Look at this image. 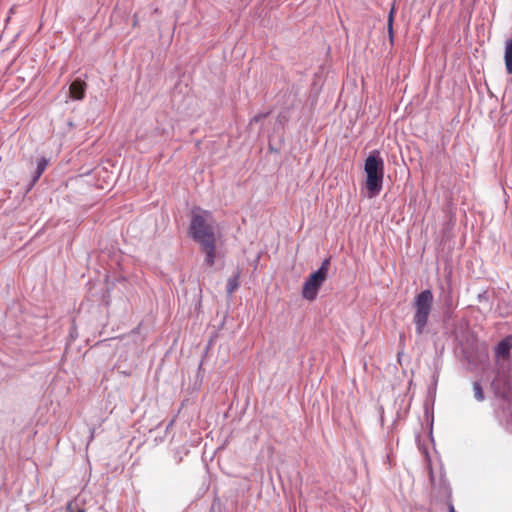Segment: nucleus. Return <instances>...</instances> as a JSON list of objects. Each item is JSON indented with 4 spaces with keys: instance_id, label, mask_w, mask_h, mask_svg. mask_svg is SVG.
Returning <instances> with one entry per match:
<instances>
[{
    "instance_id": "obj_3",
    "label": "nucleus",
    "mask_w": 512,
    "mask_h": 512,
    "mask_svg": "<svg viewBox=\"0 0 512 512\" xmlns=\"http://www.w3.org/2000/svg\"><path fill=\"white\" fill-rule=\"evenodd\" d=\"M434 296L431 290L426 289L417 294L413 300L412 307L414 309L413 323L417 335L424 333L428 324L429 316L432 311Z\"/></svg>"
},
{
    "instance_id": "obj_5",
    "label": "nucleus",
    "mask_w": 512,
    "mask_h": 512,
    "mask_svg": "<svg viewBox=\"0 0 512 512\" xmlns=\"http://www.w3.org/2000/svg\"><path fill=\"white\" fill-rule=\"evenodd\" d=\"M512 349V335L506 336L494 348L495 357L499 359H509Z\"/></svg>"
},
{
    "instance_id": "obj_10",
    "label": "nucleus",
    "mask_w": 512,
    "mask_h": 512,
    "mask_svg": "<svg viewBox=\"0 0 512 512\" xmlns=\"http://www.w3.org/2000/svg\"><path fill=\"white\" fill-rule=\"evenodd\" d=\"M239 286V276L235 275L228 279L227 281V292L228 294H233V292L238 288Z\"/></svg>"
},
{
    "instance_id": "obj_14",
    "label": "nucleus",
    "mask_w": 512,
    "mask_h": 512,
    "mask_svg": "<svg viewBox=\"0 0 512 512\" xmlns=\"http://www.w3.org/2000/svg\"><path fill=\"white\" fill-rule=\"evenodd\" d=\"M268 113H259L257 115H255L251 120H250V124L254 123V122H259L261 121L262 119H264L265 117H267Z\"/></svg>"
},
{
    "instance_id": "obj_11",
    "label": "nucleus",
    "mask_w": 512,
    "mask_h": 512,
    "mask_svg": "<svg viewBox=\"0 0 512 512\" xmlns=\"http://www.w3.org/2000/svg\"><path fill=\"white\" fill-rule=\"evenodd\" d=\"M394 12L395 8L392 7V9L389 12L388 15V34H389V40L392 43L394 39V31H393V21H394Z\"/></svg>"
},
{
    "instance_id": "obj_17",
    "label": "nucleus",
    "mask_w": 512,
    "mask_h": 512,
    "mask_svg": "<svg viewBox=\"0 0 512 512\" xmlns=\"http://www.w3.org/2000/svg\"><path fill=\"white\" fill-rule=\"evenodd\" d=\"M78 512H85L84 510H79Z\"/></svg>"
},
{
    "instance_id": "obj_9",
    "label": "nucleus",
    "mask_w": 512,
    "mask_h": 512,
    "mask_svg": "<svg viewBox=\"0 0 512 512\" xmlns=\"http://www.w3.org/2000/svg\"><path fill=\"white\" fill-rule=\"evenodd\" d=\"M48 165V161L47 159H45L44 157L40 158L37 162V168H36V175L34 177V181H37L39 179V177L43 174V172L45 171L46 167Z\"/></svg>"
},
{
    "instance_id": "obj_7",
    "label": "nucleus",
    "mask_w": 512,
    "mask_h": 512,
    "mask_svg": "<svg viewBox=\"0 0 512 512\" xmlns=\"http://www.w3.org/2000/svg\"><path fill=\"white\" fill-rule=\"evenodd\" d=\"M200 247L206 254L204 263L209 267L213 266L216 258V240L200 244Z\"/></svg>"
},
{
    "instance_id": "obj_13",
    "label": "nucleus",
    "mask_w": 512,
    "mask_h": 512,
    "mask_svg": "<svg viewBox=\"0 0 512 512\" xmlns=\"http://www.w3.org/2000/svg\"><path fill=\"white\" fill-rule=\"evenodd\" d=\"M439 487L443 489L444 493L448 496V498L451 497L450 486H449L447 480L443 476H441V478H440Z\"/></svg>"
},
{
    "instance_id": "obj_4",
    "label": "nucleus",
    "mask_w": 512,
    "mask_h": 512,
    "mask_svg": "<svg viewBox=\"0 0 512 512\" xmlns=\"http://www.w3.org/2000/svg\"><path fill=\"white\" fill-rule=\"evenodd\" d=\"M330 267V258H326L317 271L313 272L304 282L302 288V297L309 301L316 299L318 291L327 279Z\"/></svg>"
},
{
    "instance_id": "obj_6",
    "label": "nucleus",
    "mask_w": 512,
    "mask_h": 512,
    "mask_svg": "<svg viewBox=\"0 0 512 512\" xmlns=\"http://www.w3.org/2000/svg\"><path fill=\"white\" fill-rule=\"evenodd\" d=\"M87 84L81 79L74 80L69 87L70 97L74 100H82L85 97Z\"/></svg>"
},
{
    "instance_id": "obj_8",
    "label": "nucleus",
    "mask_w": 512,
    "mask_h": 512,
    "mask_svg": "<svg viewBox=\"0 0 512 512\" xmlns=\"http://www.w3.org/2000/svg\"><path fill=\"white\" fill-rule=\"evenodd\" d=\"M504 61L507 73L512 74V37L505 41Z\"/></svg>"
},
{
    "instance_id": "obj_12",
    "label": "nucleus",
    "mask_w": 512,
    "mask_h": 512,
    "mask_svg": "<svg viewBox=\"0 0 512 512\" xmlns=\"http://www.w3.org/2000/svg\"><path fill=\"white\" fill-rule=\"evenodd\" d=\"M473 391H474V397L476 398L477 401L481 402L484 400V398H485L484 392H483L482 386L479 382L476 381L473 383Z\"/></svg>"
},
{
    "instance_id": "obj_15",
    "label": "nucleus",
    "mask_w": 512,
    "mask_h": 512,
    "mask_svg": "<svg viewBox=\"0 0 512 512\" xmlns=\"http://www.w3.org/2000/svg\"><path fill=\"white\" fill-rule=\"evenodd\" d=\"M429 475H430V482H431V485L433 488L436 487V481H435V477H434V474H433V470L431 467H429Z\"/></svg>"
},
{
    "instance_id": "obj_16",
    "label": "nucleus",
    "mask_w": 512,
    "mask_h": 512,
    "mask_svg": "<svg viewBox=\"0 0 512 512\" xmlns=\"http://www.w3.org/2000/svg\"><path fill=\"white\" fill-rule=\"evenodd\" d=\"M447 507H448V512H456L455 507L450 499L447 502Z\"/></svg>"
},
{
    "instance_id": "obj_2",
    "label": "nucleus",
    "mask_w": 512,
    "mask_h": 512,
    "mask_svg": "<svg viewBox=\"0 0 512 512\" xmlns=\"http://www.w3.org/2000/svg\"><path fill=\"white\" fill-rule=\"evenodd\" d=\"M367 196L374 198L380 194L384 178V161L377 150L372 151L365 160Z\"/></svg>"
},
{
    "instance_id": "obj_1",
    "label": "nucleus",
    "mask_w": 512,
    "mask_h": 512,
    "mask_svg": "<svg viewBox=\"0 0 512 512\" xmlns=\"http://www.w3.org/2000/svg\"><path fill=\"white\" fill-rule=\"evenodd\" d=\"M189 234L199 245L216 240L212 213L200 208L194 209L191 213Z\"/></svg>"
}]
</instances>
